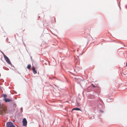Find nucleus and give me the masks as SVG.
<instances>
[{
	"label": "nucleus",
	"mask_w": 127,
	"mask_h": 127,
	"mask_svg": "<svg viewBox=\"0 0 127 127\" xmlns=\"http://www.w3.org/2000/svg\"><path fill=\"white\" fill-rule=\"evenodd\" d=\"M32 70L34 74H36L37 73V71L35 70V68L33 66L32 67Z\"/></svg>",
	"instance_id": "6e6552de"
},
{
	"label": "nucleus",
	"mask_w": 127,
	"mask_h": 127,
	"mask_svg": "<svg viewBox=\"0 0 127 127\" xmlns=\"http://www.w3.org/2000/svg\"><path fill=\"white\" fill-rule=\"evenodd\" d=\"M23 126H26L27 124V122L26 120H23Z\"/></svg>",
	"instance_id": "0eeeda50"
},
{
	"label": "nucleus",
	"mask_w": 127,
	"mask_h": 127,
	"mask_svg": "<svg viewBox=\"0 0 127 127\" xmlns=\"http://www.w3.org/2000/svg\"><path fill=\"white\" fill-rule=\"evenodd\" d=\"M7 109L6 106L3 105L0 108V115H4L6 113Z\"/></svg>",
	"instance_id": "f257e3e1"
},
{
	"label": "nucleus",
	"mask_w": 127,
	"mask_h": 127,
	"mask_svg": "<svg viewBox=\"0 0 127 127\" xmlns=\"http://www.w3.org/2000/svg\"><path fill=\"white\" fill-rule=\"evenodd\" d=\"M126 66H127V63H126Z\"/></svg>",
	"instance_id": "ddd939ff"
},
{
	"label": "nucleus",
	"mask_w": 127,
	"mask_h": 127,
	"mask_svg": "<svg viewBox=\"0 0 127 127\" xmlns=\"http://www.w3.org/2000/svg\"><path fill=\"white\" fill-rule=\"evenodd\" d=\"M3 55L4 58L6 62L9 64H11V63L8 58L4 54H3Z\"/></svg>",
	"instance_id": "20e7f679"
},
{
	"label": "nucleus",
	"mask_w": 127,
	"mask_h": 127,
	"mask_svg": "<svg viewBox=\"0 0 127 127\" xmlns=\"http://www.w3.org/2000/svg\"><path fill=\"white\" fill-rule=\"evenodd\" d=\"M31 65L29 64L27 66V68L29 69H31Z\"/></svg>",
	"instance_id": "9b49d317"
},
{
	"label": "nucleus",
	"mask_w": 127,
	"mask_h": 127,
	"mask_svg": "<svg viewBox=\"0 0 127 127\" xmlns=\"http://www.w3.org/2000/svg\"><path fill=\"white\" fill-rule=\"evenodd\" d=\"M92 85L94 88H95V86L93 84H92Z\"/></svg>",
	"instance_id": "f8f14e48"
},
{
	"label": "nucleus",
	"mask_w": 127,
	"mask_h": 127,
	"mask_svg": "<svg viewBox=\"0 0 127 127\" xmlns=\"http://www.w3.org/2000/svg\"><path fill=\"white\" fill-rule=\"evenodd\" d=\"M3 55L4 58L6 62L9 64H11V63L8 58L4 54H3Z\"/></svg>",
	"instance_id": "7ed1b4c3"
},
{
	"label": "nucleus",
	"mask_w": 127,
	"mask_h": 127,
	"mask_svg": "<svg viewBox=\"0 0 127 127\" xmlns=\"http://www.w3.org/2000/svg\"><path fill=\"white\" fill-rule=\"evenodd\" d=\"M13 99H10L7 98L3 99V100L5 102H12L13 101Z\"/></svg>",
	"instance_id": "423d86ee"
},
{
	"label": "nucleus",
	"mask_w": 127,
	"mask_h": 127,
	"mask_svg": "<svg viewBox=\"0 0 127 127\" xmlns=\"http://www.w3.org/2000/svg\"><path fill=\"white\" fill-rule=\"evenodd\" d=\"M23 119H26L25 118H24Z\"/></svg>",
	"instance_id": "4468645a"
},
{
	"label": "nucleus",
	"mask_w": 127,
	"mask_h": 127,
	"mask_svg": "<svg viewBox=\"0 0 127 127\" xmlns=\"http://www.w3.org/2000/svg\"><path fill=\"white\" fill-rule=\"evenodd\" d=\"M3 55L4 58L6 62L9 64H11V63L8 58L4 54H3Z\"/></svg>",
	"instance_id": "f03ea898"
},
{
	"label": "nucleus",
	"mask_w": 127,
	"mask_h": 127,
	"mask_svg": "<svg viewBox=\"0 0 127 127\" xmlns=\"http://www.w3.org/2000/svg\"><path fill=\"white\" fill-rule=\"evenodd\" d=\"M80 110V111L81 110L80 109V108H74L72 109V110Z\"/></svg>",
	"instance_id": "9d476101"
},
{
	"label": "nucleus",
	"mask_w": 127,
	"mask_h": 127,
	"mask_svg": "<svg viewBox=\"0 0 127 127\" xmlns=\"http://www.w3.org/2000/svg\"><path fill=\"white\" fill-rule=\"evenodd\" d=\"M7 127H16L13 123L11 122H8L7 123Z\"/></svg>",
	"instance_id": "39448f33"
},
{
	"label": "nucleus",
	"mask_w": 127,
	"mask_h": 127,
	"mask_svg": "<svg viewBox=\"0 0 127 127\" xmlns=\"http://www.w3.org/2000/svg\"><path fill=\"white\" fill-rule=\"evenodd\" d=\"M2 96L4 97V99H5V98H6V97H7V95L6 94H3L2 95Z\"/></svg>",
	"instance_id": "1a4fd4ad"
}]
</instances>
